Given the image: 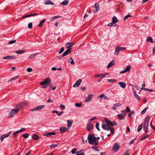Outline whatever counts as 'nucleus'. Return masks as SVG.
Listing matches in <instances>:
<instances>
[{
    "instance_id": "nucleus-21",
    "label": "nucleus",
    "mask_w": 155,
    "mask_h": 155,
    "mask_svg": "<svg viewBox=\"0 0 155 155\" xmlns=\"http://www.w3.org/2000/svg\"><path fill=\"white\" fill-rule=\"evenodd\" d=\"M99 97L102 99H104V100H107L108 99V97L107 96L105 95L104 94H102L99 96Z\"/></svg>"
},
{
    "instance_id": "nucleus-38",
    "label": "nucleus",
    "mask_w": 155,
    "mask_h": 155,
    "mask_svg": "<svg viewBox=\"0 0 155 155\" xmlns=\"http://www.w3.org/2000/svg\"><path fill=\"white\" fill-rule=\"evenodd\" d=\"M19 77L18 76H16L14 78H11L8 81V82L12 81H13L15 80L16 79L18 78Z\"/></svg>"
},
{
    "instance_id": "nucleus-36",
    "label": "nucleus",
    "mask_w": 155,
    "mask_h": 155,
    "mask_svg": "<svg viewBox=\"0 0 155 155\" xmlns=\"http://www.w3.org/2000/svg\"><path fill=\"white\" fill-rule=\"evenodd\" d=\"M142 124H143L142 123L138 126V127L137 129V131L138 132H139V131H140L142 129L143 127Z\"/></svg>"
},
{
    "instance_id": "nucleus-9",
    "label": "nucleus",
    "mask_w": 155,
    "mask_h": 155,
    "mask_svg": "<svg viewBox=\"0 0 155 155\" xmlns=\"http://www.w3.org/2000/svg\"><path fill=\"white\" fill-rule=\"evenodd\" d=\"M27 104V103L24 102H21L19 103L17 106H16L15 107L17 109H19L22 108Z\"/></svg>"
},
{
    "instance_id": "nucleus-52",
    "label": "nucleus",
    "mask_w": 155,
    "mask_h": 155,
    "mask_svg": "<svg viewBox=\"0 0 155 155\" xmlns=\"http://www.w3.org/2000/svg\"><path fill=\"white\" fill-rule=\"evenodd\" d=\"M64 50V48L63 47H62L61 48L59 51V54H61Z\"/></svg>"
},
{
    "instance_id": "nucleus-51",
    "label": "nucleus",
    "mask_w": 155,
    "mask_h": 155,
    "mask_svg": "<svg viewBox=\"0 0 155 155\" xmlns=\"http://www.w3.org/2000/svg\"><path fill=\"white\" fill-rule=\"evenodd\" d=\"M96 117H92V118H91L89 121V123H90L92 122L93 120H95V119H96Z\"/></svg>"
},
{
    "instance_id": "nucleus-31",
    "label": "nucleus",
    "mask_w": 155,
    "mask_h": 155,
    "mask_svg": "<svg viewBox=\"0 0 155 155\" xmlns=\"http://www.w3.org/2000/svg\"><path fill=\"white\" fill-rule=\"evenodd\" d=\"M25 52V50H18L15 51V53L17 54H22L24 53Z\"/></svg>"
},
{
    "instance_id": "nucleus-13",
    "label": "nucleus",
    "mask_w": 155,
    "mask_h": 155,
    "mask_svg": "<svg viewBox=\"0 0 155 155\" xmlns=\"http://www.w3.org/2000/svg\"><path fill=\"white\" fill-rule=\"evenodd\" d=\"M25 130H26V128H22L20 130L17 131L15 132L13 134V135H14V136L15 137H16L17 136L16 135V134H18V133H20V132H21L22 131H25Z\"/></svg>"
},
{
    "instance_id": "nucleus-18",
    "label": "nucleus",
    "mask_w": 155,
    "mask_h": 155,
    "mask_svg": "<svg viewBox=\"0 0 155 155\" xmlns=\"http://www.w3.org/2000/svg\"><path fill=\"white\" fill-rule=\"evenodd\" d=\"M109 74V73H104V74H102L101 75L102 77L100 78L98 80V82H100L101 81L102 78H105L106 76L108 75Z\"/></svg>"
},
{
    "instance_id": "nucleus-14",
    "label": "nucleus",
    "mask_w": 155,
    "mask_h": 155,
    "mask_svg": "<svg viewBox=\"0 0 155 155\" xmlns=\"http://www.w3.org/2000/svg\"><path fill=\"white\" fill-rule=\"evenodd\" d=\"M75 44L74 42H68L65 45L66 48L67 49H70V48L73 46Z\"/></svg>"
},
{
    "instance_id": "nucleus-30",
    "label": "nucleus",
    "mask_w": 155,
    "mask_h": 155,
    "mask_svg": "<svg viewBox=\"0 0 155 155\" xmlns=\"http://www.w3.org/2000/svg\"><path fill=\"white\" fill-rule=\"evenodd\" d=\"M84 153L82 150L78 151L76 153L77 155H84Z\"/></svg>"
},
{
    "instance_id": "nucleus-60",
    "label": "nucleus",
    "mask_w": 155,
    "mask_h": 155,
    "mask_svg": "<svg viewBox=\"0 0 155 155\" xmlns=\"http://www.w3.org/2000/svg\"><path fill=\"white\" fill-rule=\"evenodd\" d=\"M32 71V69L30 68H28L27 69V71L28 72H31Z\"/></svg>"
},
{
    "instance_id": "nucleus-55",
    "label": "nucleus",
    "mask_w": 155,
    "mask_h": 155,
    "mask_svg": "<svg viewBox=\"0 0 155 155\" xmlns=\"http://www.w3.org/2000/svg\"><path fill=\"white\" fill-rule=\"evenodd\" d=\"M28 27L29 29L31 28L32 27V23L31 22L28 24Z\"/></svg>"
},
{
    "instance_id": "nucleus-17",
    "label": "nucleus",
    "mask_w": 155,
    "mask_h": 155,
    "mask_svg": "<svg viewBox=\"0 0 155 155\" xmlns=\"http://www.w3.org/2000/svg\"><path fill=\"white\" fill-rule=\"evenodd\" d=\"M94 8L96 9L95 10H93V11L94 13H96L99 10V4L95 3L94 5Z\"/></svg>"
},
{
    "instance_id": "nucleus-59",
    "label": "nucleus",
    "mask_w": 155,
    "mask_h": 155,
    "mask_svg": "<svg viewBox=\"0 0 155 155\" xmlns=\"http://www.w3.org/2000/svg\"><path fill=\"white\" fill-rule=\"evenodd\" d=\"M117 108V107L116 104H114L113 105L112 108L114 110H115Z\"/></svg>"
},
{
    "instance_id": "nucleus-4",
    "label": "nucleus",
    "mask_w": 155,
    "mask_h": 155,
    "mask_svg": "<svg viewBox=\"0 0 155 155\" xmlns=\"http://www.w3.org/2000/svg\"><path fill=\"white\" fill-rule=\"evenodd\" d=\"M122 113H120L117 115V116L119 120H123L126 115L124 110H122Z\"/></svg>"
},
{
    "instance_id": "nucleus-37",
    "label": "nucleus",
    "mask_w": 155,
    "mask_h": 155,
    "mask_svg": "<svg viewBox=\"0 0 155 155\" xmlns=\"http://www.w3.org/2000/svg\"><path fill=\"white\" fill-rule=\"evenodd\" d=\"M69 60H68L69 62H70L71 64H74L73 59L71 57L70 58Z\"/></svg>"
},
{
    "instance_id": "nucleus-28",
    "label": "nucleus",
    "mask_w": 155,
    "mask_h": 155,
    "mask_svg": "<svg viewBox=\"0 0 155 155\" xmlns=\"http://www.w3.org/2000/svg\"><path fill=\"white\" fill-rule=\"evenodd\" d=\"M46 19H44L43 20H41L40 21L39 24L38 25V27H42L43 23L45 22V21H46Z\"/></svg>"
},
{
    "instance_id": "nucleus-58",
    "label": "nucleus",
    "mask_w": 155,
    "mask_h": 155,
    "mask_svg": "<svg viewBox=\"0 0 155 155\" xmlns=\"http://www.w3.org/2000/svg\"><path fill=\"white\" fill-rule=\"evenodd\" d=\"M3 59H4L9 60L10 59L9 56H7L4 57L3 58Z\"/></svg>"
},
{
    "instance_id": "nucleus-50",
    "label": "nucleus",
    "mask_w": 155,
    "mask_h": 155,
    "mask_svg": "<svg viewBox=\"0 0 155 155\" xmlns=\"http://www.w3.org/2000/svg\"><path fill=\"white\" fill-rule=\"evenodd\" d=\"M130 154V150H128L126 151L124 155H129Z\"/></svg>"
},
{
    "instance_id": "nucleus-10",
    "label": "nucleus",
    "mask_w": 155,
    "mask_h": 155,
    "mask_svg": "<svg viewBox=\"0 0 155 155\" xmlns=\"http://www.w3.org/2000/svg\"><path fill=\"white\" fill-rule=\"evenodd\" d=\"M82 81V80L81 79H79L77 80L75 84L73 85V87H78L80 84L81 83Z\"/></svg>"
},
{
    "instance_id": "nucleus-57",
    "label": "nucleus",
    "mask_w": 155,
    "mask_h": 155,
    "mask_svg": "<svg viewBox=\"0 0 155 155\" xmlns=\"http://www.w3.org/2000/svg\"><path fill=\"white\" fill-rule=\"evenodd\" d=\"M16 40H15L9 41L8 42V43L9 44H12L15 43L16 42Z\"/></svg>"
},
{
    "instance_id": "nucleus-44",
    "label": "nucleus",
    "mask_w": 155,
    "mask_h": 155,
    "mask_svg": "<svg viewBox=\"0 0 155 155\" xmlns=\"http://www.w3.org/2000/svg\"><path fill=\"white\" fill-rule=\"evenodd\" d=\"M58 144V143L57 144H52L50 146V147L51 148H54L55 147H57Z\"/></svg>"
},
{
    "instance_id": "nucleus-45",
    "label": "nucleus",
    "mask_w": 155,
    "mask_h": 155,
    "mask_svg": "<svg viewBox=\"0 0 155 155\" xmlns=\"http://www.w3.org/2000/svg\"><path fill=\"white\" fill-rule=\"evenodd\" d=\"M77 150L76 149L74 148L71 150V152L72 154H75L76 153Z\"/></svg>"
},
{
    "instance_id": "nucleus-27",
    "label": "nucleus",
    "mask_w": 155,
    "mask_h": 155,
    "mask_svg": "<svg viewBox=\"0 0 155 155\" xmlns=\"http://www.w3.org/2000/svg\"><path fill=\"white\" fill-rule=\"evenodd\" d=\"M147 41L148 42H150L151 43H153V41L151 37H148L147 38Z\"/></svg>"
},
{
    "instance_id": "nucleus-56",
    "label": "nucleus",
    "mask_w": 155,
    "mask_h": 155,
    "mask_svg": "<svg viewBox=\"0 0 155 155\" xmlns=\"http://www.w3.org/2000/svg\"><path fill=\"white\" fill-rule=\"evenodd\" d=\"M60 108H61V110H63L65 108V107L62 104H61L60 106Z\"/></svg>"
},
{
    "instance_id": "nucleus-47",
    "label": "nucleus",
    "mask_w": 155,
    "mask_h": 155,
    "mask_svg": "<svg viewBox=\"0 0 155 155\" xmlns=\"http://www.w3.org/2000/svg\"><path fill=\"white\" fill-rule=\"evenodd\" d=\"M99 124L98 122H97L96 124V128L98 130L100 131V129L99 127Z\"/></svg>"
},
{
    "instance_id": "nucleus-5",
    "label": "nucleus",
    "mask_w": 155,
    "mask_h": 155,
    "mask_svg": "<svg viewBox=\"0 0 155 155\" xmlns=\"http://www.w3.org/2000/svg\"><path fill=\"white\" fill-rule=\"evenodd\" d=\"M51 84V81L49 78H47L45 79L43 81L41 82L40 83V84L41 85H43L45 84L50 85Z\"/></svg>"
},
{
    "instance_id": "nucleus-20",
    "label": "nucleus",
    "mask_w": 155,
    "mask_h": 155,
    "mask_svg": "<svg viewBox=\"0 0 155 155\" xmlns=\"http://www.w3.org/2000/svg\"><path fill=\"white\" fill-rule=\"evenodd\" d=\"M115 64V61L114 60H112L111 62H110L107 66V68H109L111 67L113 65H114Z\"/></svg>"
},
{
    "instance_id": "nucleus-1",
    "label": "nucleus",
    "mask_w": 155,
    "mask_h": 155,
    "mask_svg": "<svg viewBox=\"0 0 155 155\" xmlns=\"http://www.w3.org/2000/svg\"><path fill=\"white\" fill-rule=\"evenodd\" d=\"M149 117L147 116L145 118L143 125V130L146 133L148 132Z\"/></svg>"
},
{
    "instance_id": "nucleus-29",
    "label": "nucleus",
    "mask_w": 155,
    "mask_h": 155,
    "mask_svg": "<svg viewBox=\"0 0 155 155\" xmlns=\"http://www.w3.org/2000/svg\"><path fill=\"white\" fill-rule=\"evenodd\" d=\"M67 122L68 123L67 127L68 128L72 126L73 122L70 121L69 120H67Z\"/></svg>"
},
{
    "instance_id": "nucleus-19",
    "label": "nucleus",
    "mask_w": 155,
    "mask_h": 155,
    "mask_svg": "<svg viewBox=\"0 0 155 155\" xmlns=\"http://www.w3.org/2000/svg\"><path fill=\"white\" fill-rule=\"evenodd\" d=\"M71 49H68L66 51H65L63 54L62 57H64L67 55L68 54L70 53L71 51Z\"/></svg>"
},
{
    "instance_id": "nucleus-12",
    "label": "nucleus",
    "mask_w": 155,
    "mask_h": 155,
    "mask_svg": "<svg viewBox=\"0 0 155 155\" xmlns=\"http://www.w3.org/2000/svg\"><path fill=\"white\" fill-rule=\"evenodd\" d=\"M130 68L131 66L130 65L127 66L124 69V71H120V73L122 74L125 73L127 71H128L130 69Z\"/></svg>"
},
{
    "instance_id": "nucleus-53",
    "label": "nucleus",
    "mask_w": 155,
    "mask_h": 155,
    "mask_svg": "<svg viewBox=\"0 0 155 155\" xmlns=\"http://www.w3.org/2000/svg\"><path fill=\"white\" fill-rule=\"evenodd\" d=\"M130 109L127 107H126V110H125V113H128L130 112Z\"/></svg>"
},
{
    "instance_id": "nucleus-54",
    "label": "nucleus",
    "mask_w": 155,
    "mask_h": 155,
    "mask_svg": "<svg viewBox=\"0 0 155 155\" xmlns=\"http://www.w3.org/2000/svg\"><path fill=\"white\" fill-rule=\"evenodd\" d=\"M81 106V104L80 103H76L75 104V106L78 107H79Z\"/></svg>"
},
{
    "instance_id": "nucleus-23",
    "label": "nucleus",
    "mask_w": 155,
    "mask_h": 155,
    "mask_svg": "<svg viewBox=\"0 0 155 155\" xmlns=\"http://www.w3.org/2000/svg\"><path fill=\"white\" fill-rule=\"evenodd\" d=\"M44 4L45 5H54V4L50 0H46L44 1Z\"/></svg>"
},
{
    "instance_id": "nucleus-49",
    "label": "nucleus",
    "mask_w": 155,
    "mask_h": 155,
    "mask_svg": "<svg viewBox=\"0 0 155 155\" xmlns=\"http://www.w3.org/2000/svg\"><path fill=\"white\" fill-rule=\"evenodd\" d=\"M117 48H118L119 50H120V51H123L126 49V48L124 47H118Z\"/></svg>"
},
{
    "instance_id": "nucleus-62",
    "label": "nucleus",
    "mask_w": 155,
    "mask_h": 155,
    "mask_svg": "<svg viewBox=\"0 0 155 155\" xmlns=\"http://www.w3.org/2000/svg\"><path fill=\"white\" fill-rule=\"evenodd\" d=\"M111 133L112 134H113L114 133V128H111L110 129Z\"/></svg>"
},
{
    "instance_id": "nucleus-6",
    "label": "nucleus",
    "mask_w": 155,
    "mask_h": 155,
    "mask_svg": "<svg viewBox=\"0 0 155 155\" xmlns=\"http://www.w3.org/2000/svg\"><path fill=\"white\" fill-rule=\"evenodd\" d=\"M120 147L118 143H115L113 145L112 147V150L115 152H117L119 150Z\"/></svg>"
},
{
    "instance_id": "nucleus-40",
    "label": "nucleus",
    "mask_w": 155,
    "mask_h": 155,
    "mask_svg": "<svg viewBox=\"0 0 155 155\" xmlns=\"http://www.w3.org/2000/svg\"><path fill=\"white\" fill-rule=\"evenodd\" d=\"M148 107H146L141 112V114H143L146 112L147 110L148 109Z\"/></svg>"
},
{
    "instance_id": "nucleus-35",
    "label": "nucleus",
    "mask_w": 155,
    "mask_h": 155,
    "mask_svg": "<svg viewBox=\"0 0 155 155\" xmlns=\"http://www.w3.org/2000/svg\"><path fill=\"white\" fill-rule=\"evenodd\" d=\"M120 50H119L118 48L117 47L115 49V51L114 53V54L115 55H117L119 54V52L120 51Z\"/></svg>"
},
{
    "instance_id": "nucleus-41",
    "label": "nucleus",
    "mask_w": 155,
    "mask_h": 155,
    "mask_svg": "<svg viewBox=\"0 0 155 155\" xmlns=\"http://www.w3.org/2000/svg\"><path fill=\"white\" fill-rule=\"evenodd\" d=\"M132 16L130 15H127L125 16L124 18V21H126L127 19L129 17H132Z\"/></svg>"
},
{
    "instance_id": "nucleus-2",
    "label": "nucleus",
    "mask_w": 155,
    "mask_h": 155,
    "mask_svg": "<svg viewBox=\"0 0 155 155\" xmlns=\"http://www.w3.org/2000/svg\"><path fill=\"white\" fill-rule=\"evenodd\" d=\"M94 136L93 134H90L88 135V139L89 143L91 145H98V143L97 142H94Z\"/></svg>"
},
{
    "instance_id": "nucleus-25",
    "label": "nucleus",
    "mask_w": 155,
    "mask_h": 155,
    "mask_svg": "<svg viewBox=\"0 0 155 155\" xmlns=\"http://www.w3.org/2000/svg\"><path fill=\"white\" fill-rule=\"evenodd\" d=\"M112 22L114 23H115L118 21L117 18L115 16H114L112 18Z\"/></svg>"
},
{
    "instance_id": "nucleus-48",
    "label": "nucleus",
    "mask_w": 155,
    "mask_h": 155,
    "mask_svg": "<svg viewBox=\"0 0 155 155\" xmlns=\"http://www.w3.org/2000/svg\"><path fill=\"white\" fill-rule=\"evenodd\" d=\"M107 80L110 83L115 82L116 81V80L114 79H107Z\"/></svg>"
},
{
    "instance_id": "nucleus-34",
    "label": "nucleus",
    "mask_w": 155,
    "mask_h": 155,
    "mask_svg": "<svg viewBox=\"0 0 155 155\" xmlns=\"http://www.w3.org/2000/svg\"><path fill=\"white\" fill-rule=\"evenodd\" d=\"M37 54L38 53L33 54H31L28 57V58H34Z\"/></svg>"
},
{
    "instance_id": "nucleus-63",
    "label": "nucleus",
    "mask_w": 155,
    "mask_h": 155,
    "mask_svg": "<svg viewBox=\"0 0 155 155\" xmlns=\"http://www.w3.org/2000/svg\"><path fill=\"white\" fill-rule=\"evenodd\" d=\"M92 148L95 151H98L99 150L97 149L96 147L92 146Z\"/></svg>"
},
{
    "instance_id": "nucleus-64",
    "label": "nucleus",
    "mask_w": 155,
    "mask_h": 155,
    "mask_svg": "<svg viewBox=\"0 0 155 155\" xmlns=\"http://www.w3.org/2000/svg\"><path fill=\"white\" fill-rule=\"evenodd\" d=\"M15 58V55L13 56H9L10 59H14Z\"/></svg>"
},
{
    "instance_id": "nucleus-46",
    "label": "nucleus",
    "mask_w": 155,
    "mask_h": 155,
    "mask_svg": "<svg viewBox=\"0 0 155 155\" xmlns=\"http://www.w3.org/2000/svg\"><path fill=\"white\" fill-rule=\"evenodd\" d=\"M22 136L24 138H27L28 137L29 134L28 133H26L25 134H23L22 135Z\"/></svg>"
},
{
    "instance_id": "nucleus-7",
    "label": "nucleus",
    "mask_w": 155,
    "mask_h": 155,
    "mask_svg": "<svg viewBox=\"0 0 155 155\" xmlns=\"http://www.w3.org/2000/svg\"><path fill=\"white\" fill-rule=\"evenodd\" d=\"M101 127L102 129L106 130H109L111 129V127L109 124H105L102 123Z\"/></svg>"
},
{
    "instance_id": "nucleus-16",
    "label": "nucleus",
    "mask_w": 155,
    "mask_h": 155,
    "mask_svg": "<svg viewBox=\"0 0 155 155\" xmlns=\"http://www.w3.org/2000/svg\"><path fill=\"white\" fill-rule=\"evenodd\" d=\"M93 127V125L88 123L87 126V130L88 131H90Z\"/></svg>"
},
{
    "instance_id": "nucleus-15",
    "label": "nucleus",
    "mask_w": 155,
    "mask_h": 155,
    "mask_svg": "<svg viewBox=\"0 0 155 155\" xmlns=\"http://www.w3.org/2000/svg\"><path fill=\"white\" fill-rule=\"evenodd\" d=\"M68 130V129L66 127H60L59 131L61 134L63 133L65 131H67Z\"/></svg>"
},
{
    "instance_id": "nucleus-61",
    "label": "nucleus",
    "mask_w": 155,
    "mask_h": 155,
    "mask_svg": "<svg viewBox=\"0 0 155 155\" xmlns=\"http://www.w3.org/2000/svg\"><path fill=\"white\" fill-rule=\"evenodd\" d=\"M145 86V83L144 82V81H143V82L141 85V89H143V88Z\"/></svg>"
},
{
    "instance_id": "nucleus-33",
    "label": "nucleus",
    "mask_w": 155,
    "mask_h": 155,
    "mask_svg": "<svg viewBox=\"0 0 155 155\" xmlns=\"http://www.w3.org/2000/svg\"><path fill=\"white\" fill-rule=\"evenodd\" d=\"M45 106L44 105H39L36 108L37 109V110H41L42 108H43Z\"/></svg>"
},
{
    "instance_id": "nucleus-22",
    "label": "nucleus",
    "mask_w": 155,
    "mask_h": 155,
    "mask_svg": "<svg viewBox=\"0 0 155 155\" xmlns=\"http://www.w3.org/2000/svg\"><path fill=\"white\" fill-rule=\"evenodd\" d=\"M118 84L120 85V86L123 88H124L126 87V84L124 82H119Z\"/></svg>"
},
{
    "instance_id": "nucleus-43",
    "label": "nucleus",
    "mask_w": 155,
    "mask_h": 155,
    "mask_svg": "<svg viewBox=\"0 0 155 155\" xmlns=\"http://www.w3.org/2000/svg\"><path fill=\"white\" fill-rule=\"evenodd\" d=\"M135 98L137 99V100H138V101H140L141 100L140 97L137 94V95H136L134 96Z\"/></svg>"
},
{
    "instance_id": "nucleus-39",
    "label": "nucleus",
    "mask_w": 155,
    "mask_h": 155,
    "mask_svg": "<svg viewBox=\"0 0 155 155\" xmlns=\"http://www.w3.org/2000/svg\"><path fill=\"white\" fill-rule=\"evenodd\" d=\"M61 17L58 16H55L52 18L51 19V21H54L56 19L60 18Z\"/></svg>"
},
{
    "instance_id": "nucleus-26",
    "label": "nucleus",
    "mask_w": 155,
    "mask_h": 155,
    "mask_svg": "<svg viewBox=\"0 0 155 155\" xmlns=\"http://www.w3.org/2000/svg\"><path fill=\"white\" fill-rule=\"evenodd\" d=\"M104 121L107 124H109V125H111V124L112 122H111L110 120L108 119L107 118H104Z\"/></svg>"
},
{
    "instance_id": "nucleus-42",
    "label": "nucleus",
    "mask_w": 155,
    "mask_h": 155,
    "mask_svg": "<svg viewBox=\"0 0 155 155\" xmlns=\"http://www.w3.org/2000/svg\"><path fill=\"white\" fill-rule=\"evenodd\" d=\"M48 136H51L53 135H55L56 134V132H47Z\"/></svg>"
},
{
    "instance_id": "nucleus-24",
    "label": "nucleus",
    "mask_w": 155,
    "mask_h": 155,
    "mask_svg": "<svg viewBox=\"0 0 155 155\" xmlns=\"http://www.w3.org/2000/svg\"><path fill=\"white\" fill-rule=\"evenodd\" d=\"M69 0H64L61 3V5H66L68 3Z\"/></svg>"
},
{
    "instance_id": "nucleus-8",
    "label": "nucleus",
    "mask_w": 155,
    "mask_h": 155,
    "mask_svg": "<svg viewBox=\"0 0 155 155\" xmlns=\"http://www.w3.org/2000/svg\"><path fill=\"white\" fill-rule=\"evenodd\" d=\"M11 132H10L6 134H4L0 136V140L1 141H2L6 137H7L9 136Z\"/></svg>"
},
{
    "instance_id": "nucleus-32",
    "label": "nucleus",
    "mask_w": 155,
    "mask_h": 155,
    "mask_svg": "<svg viewBox=\"0 0 155 155\" xmlns=\"http://www.w3.org/2000/svg\"><path fill=\"white\" fill-rule=\"evenodd\" d=\"M32 138L33 140H36L39 138V137L36 134H34L32 135Z\"/></svg>"
},
{
    "instance_id": "nucleus-11",
    "label": "nucleus",
    "mask_w": 155,
    "mask_h": 155,
    "mask_svg": "<svg viewBox=\"0 0 155 155\" xmlns=\"http://www.w3.org/2000/svg\"><path fill=\"white\" fill-rule=\"evenodd\" d=\"M93 96V94H90L88 96L85 98V102H89L91 101L92 98Z\"/></svg>"
},
{
    "instance_id": "nucleus-3",
    "label": "nucleus",
    "mask_w": 155,
    "mask_h": 155,
    "mask_svg": "<svg viewBox=\"0 0 155 155\" xmlns=\"http://www.w3.org/2000/svg\"><path fill=\"white\" fill-rule=\"evenodd\" d=\"M19 110V109L17 108L12 109L9 114L10 117H13L18 112Z\"/></svg>"
}]
</instances>
